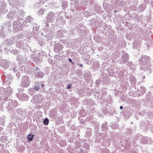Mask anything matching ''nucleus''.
<instances>
[{"label":"nucleus","instance_id":"obj_6","mask_svg":"<svg viewBox=\"0 0 153 153\" xmlns=\"http://www.w3.org/2000/svg\"><path fill=\"white\" fill-rule=\"evenodd\" d=\"M120 108L122 110L123 109V107L122 106H120Z\"/></svg>","mask_w":153,"mask_h":153},{"label":"nucleus","instance_id":"obj_10","mask_svg":"<svg viewBox=\"0 0 153 153\" xmlns=\"http://www.w3.org/2000/svg\"><path fill=\"white\" fill-rule=\"evenodd\" d=\"M42 87H43L44 86V85L43 84H42Z\"/></svg>","mask_w":153,"mask_h":153},{"label":"nucleus","instance_id":"obj_2","mask_svg":"<svg viewBox=\"0 0 153 153\" xmlns=\"http://www.w3.org/2000/svg\"><path fill=\"white\" fill-rule=\"evenodd\" d=\"M44 123L45 125H47L49 123V120L48 118H45L44 120Z\"/></svg>","mask_w":153,"mask_h":153},{"label":"nucleus","instance_id":"obj_11","mask_svg":"<svg viewBox=\"0 0 153 153\" xmlns=\"http://www.w3.org/2000/svg\"><path fill=\"white\" fill-rule=\"evenodd\" d=\"M114 153L112 152V153Z\"/></svg>","mask_w":153,"mask_h":153},{"label":"nucleus","instance_id":"obj_4","mask_svg":"<svg viewBox=\"0 0 153 153\" xmlns=\"http://www.w3.org/2000/svg\"><path fill=\"white\" fill-rule=\"evenodd\" d=\"M34 89L36 91H38L39 89V86H36L34 87Z\"/></svg>","mask_w":153,"mask_h":153},{"label":"nucleus","instance_id":"obj_5","mask_svg":"<svg viewBox=\"0 0 153 153\" xmlns=\"http://www.w3.org/2000/svg\"><path fill=\"white\" fill-rule=\"evenodd\" d=\"M68 60H69V61L70 62H71V63H72V60H71V59H70V58L69 59H68Z\"/></svg>","mask_w":153,"mask_h":153},{"label":"nucleus","instance_id":"obj_9","mask_svg":"<svg viewBox=\"0 0 153 153\" xmlns=\"http://www.w3.org/2000/svg\"><path fill=\"white\" fill-rule=\"evenodd\" d=\"M10 14V13H9L8 15V16L9 17V15Z\"/></svg>","mask_w":153,"mask_h":153},{"label":"nucleus","instance_id":"obj_3","mask_svg":"<svg viewBox=\"0 0 153 153\" xmlns=\"http://www.w3.org/2000/svg\"><path fill=\"white\" fill-rule=\"evenodd\" d=\"M72 85V84H68V87H67V89H70L71 88V86Z\"/></svg>","mask_w":153,"mask_h":153},{"label":"nucleus","instance_id":"obj_8","mask_svg":"<svg viewBox=\"0 0 153 153\" xmlns=\"http://www.w3.org/2000/svg\"><path fill=\"white\" fill-rule=\"evenodd\" d=\"M79 65L81 67H82L83 66V65H82V64H79Z\"/></svg>","mask_w":153,"mask_h":153},{"label":"nucleus","instance_id":"obj_7","mask_svg":"<svg viewBox=\"0 0 153 153\" xmlns=\"http://www.w3.org/2000/svg\"><path fill=\"white\" fill-rule=\"evenodd\" d=\"M117 11L116 10H114V13H117Z\"/></svg>","mask_w":153,"mask_h":153},{"label":"nucleus","instance_id":"obj_1","mask_svg":"<svg viewBox=\"0 0 153 153\" xmlns=\"http://www.w3.org/2000/svg\"><path fill=\"white\" fill-rule=\"evenodd\" d=\"M34 136V135H33L30 134H28L27 137L28 140L30 141L32 140Z\"/></svg>","mask_w":153,"mask_h":153}]
</instances>
